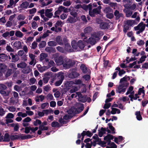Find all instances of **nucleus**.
Returning <instances> with one entry per match:
<instances>
[{
    "mask_svg": "<svg viewBox=\"0 0 148 148\" xmlns=\"http://www.w3.org/2000/svg\"><path fill=\"white\" fill-rule=\"evenodd\" d=\"M71 45L73 49L75 51H78L79 49H82L85 47V44L82 40L79 41L77 44L75 40H73L71 42Z\"/></svg>",
    "mask_w": 148,
    "mask_h": 148,
    "instance_id": "1",
    "label": "nucleus"
},
{
    "mask_svg": "<svg viewBox=\"0 0 148 148\" xmlns=\"http://www.w3.org/2000/svg\"><path fill=\"white\" fill-rule=\"evenodd\" d=\"M100 34L99 32L93 34L88 39L87 42L92 45H95L100 39Z\"/></svg>",
    "mask_w": 148,
    "mask_h": 148,
    "instance_id": "2",
    "label": "nucleus"
},
{
    "mask_svg": "<svg viewBox=\"0 0 148 148\" xmlns=\"http://www.w3.org/2000/svg\"><path fill=\"white\" fill-rule=\"evenodd\" d=\"M113 139V136L111 135H108L104 138V140L108 142V145L110 146V147L107 146L106 148H116L117 146L113 142L110 143L111 140Z\"/></svg>",
    "mask_w": 148,
    "mask_h": 148,
    "instance_id": "3",
    "label": "nucleus"
},
{
    "mask_svg": "<svg viewBox=\"0 0 148 148\" xmlns=\"http://www.w3.org/2000/svg\"><path fill=\"white\" fill-rule=\"evenodd\" d=\"M84 109L83 105L78 103L77 104L75 108L72 107L70 109V111L73 113H77L81 112Z\"/></svg>",
    "mask_w": 148,
    "mask_h": 148,
    "instance_id": "4",
    "label": "nucleus"
},
{
    "mask_svg": "<svg viewBox=\"0 0 148 148\" xmlns=\"http://www.w3.org/2000/svg\"><path fill=\"white\" fill-rule=\"evenodd\" d=\"M77 96L78 98V100L83 102H85L86 101L85 97L82 96L81 93L80 92H77L76 94H73L71 95V97L72 98L76 97Z\"/></svg>",
    "mask_w": 148,
    "mask_h": 148,
    "instance_id": "5",
    "label": "nucleus"
},
{
    "mask_svg": "<svg viewBox=\"0 0 148 148\" xmlns=\"http://www.w3.org/2000/svg\"><path fill=\"white\" fill-rule=\"evenodd\" d=\"M97 22L98 24H100V27L102 29H107L108 27V23L102 21L99 19H97Z\"/></svg>",
    "mask_w": 148,
    "mask_h": 148,
    "instance_id": "6",
    "label": "nucleus"
},
{
    "mask_svg": "<svg viewBox=\"0 0 148 148\" xmlns=\"http://www.w3.org/2000/svg\"><path fill=\"white\" fill-rule=\"evenodd\" d=\"M101 7L99 6L97 8L94 9L92 11L91 10H89V14L91 16H94L95 14H98L100 12V9Z\"/></svg>",
    "mask_w": 148,
    "mask_h": 148,
    "instance_id": "7",
    "label": "nucleus"
},
{
    "mask_svg": "<svg viewBox=\"0 0 148 148\" xmlns=\"http://www.w3.org/2000/svg\"><path fill=\"white\" fill-rule=\"evenodd\" d=\"M127 86L123 84L120 85L116 90V92L119 93H123L125 91Z\"/></svg>",
    "mask_w": 148,
    "mask_h": 148,
    "instance_id": "8",
    "label": "nucleus"
},
{
    "mask_svg": "<svg viewBox=\"0 0 148 148\" xmlns=\"http://www.w3.org/2000/svg\"><path fill=\"white\" fill-rule=\"evenodd\" d=\"M58 77L59 79H60L57 82L55 83V85L56 86H60L62 83L64 78V74L60 72L58 73Z\"/></svg>",
    "mask_w": 148,
    "mask_h": 148,
    "instance_id": "9",
    "label": "nucleus"
},
{
    "mask_svg": "<svg viewBox=\"0 0 148 148\" xmlns=\"http://www.w3.org/2000/svg\"><path fill=\"white\" fill-rule=\"evenodd\" d=\"M63 67L65 69L69 68L72 65L71 61L69 59L64 60V63L63 64Z\"/></svg>",
    "mask_w": 148,
    "mask_h": 148,
    "instance_id": "10",
    "label": "nucleus"
},
{
    "mask_svg": "<svg viewBox=\"0 0 148 148\" xmlns=\"http://www.w3.org/2000/svg\"><path fill=\"white\" fill-rule=\"evenodd\" d=\"M145 24L143 22H141L137 26L135 27L134 29L135 30H140L143 32L145 30Z\"/></svg>",
    "mask_w": 148,
    "mask_h": 148,
    "instance_id": "11",
    "label": "nucleus"
},
{
    "mask_svg": "<svg viewBox=\"0 0 148 148\" xmlns=\"http://www.w3.org/2000/svg\"><path fill=\"white\" fill-rule=\"evenodd\" d=\"M54 60L57 65H58L62 64L64 62L63 61V58L62 56L57 57Z\"/></svg>",
    "mask_w": 148,
    "mask_h": 148,
    "instance_id": "12",
    "label": "nucleus"
},
{
    "mask_svg": "<svg viewBox=\"0 0 148 148\" xmlns=\"http://www.w3.org/2000/svg\"><path fill=\"white\" fill-rule=\"evenodd\" d=\"M63 24L61 21H58L55 25V27L57 28L55 29V31L56 32L60 31L61 29V27Z\"/></svg>",
    "mask_w": 148,
    "mask_h": 148,
    "instance_id": "13",
    "label": "nucleus"
},
{
    "mask_svg": "<svg viewBox=\"0 0 148 148\" xmlns=\"http://www.w3.org/2000/svg\"><path fill=\"white\" fill-rule=\"evenodd\" d=\"M133 87L132 86L130 87L127 90V91L126 93V95H128L129 94H130V95L129 96V97L130 98H132L133 96V95L134 93V92L133 91Z\"/></svg>",
    "mask_w": 148,
    "mask_h": 148,
    "instance_id": "14",
    "label": "nucleus"
},
{
    "mask_svg": "<svg viewBox=\"0 0 148 148\" xmlns=\"http://www.w3.org/2000/svg\"><path fill=\"white\" fill-rule=\"evenodd\" d=\"M7 69L6 65L3 64H0V74H2L6 71Z\"/></svg>",
    "mask_w": 148,
    "mask_h": 148,
    "instance_id": "15",
    "label": "nucleus"
},
{
    "mask_svg": "<svg viewBox=\"0 0 148 148\" xmlns=\"http://www.w3.org/2000/svg\"><path fill=\"white\" fill-rule=\"evenodd\" d=\"M64 8V7L62 6H60L58 8V10L55 12V15L56 16V17H59V16L58 15L60 14L62 11H63Z\"/></svg>",
    "mask_w": 148,
    "mask_h": 148,
    "instance_id": "16",
    "label": "nucleus"
},
{
    "mask_svg": "<svg viewBox=\"0 0 148 148\" xmlns=\"http://www.w3.org/2000/svg\"><path fill=\"white\" fill-rule=\"evenodd\" d=\"M52 11L51 9L46 10L45 11V16L47 17L51 18L53 15L51 12Z\"/></svg>",
    "mask_w": 148,
    "mask_h": 148,
    "instance_id": "17",
    "label": "nucleus"
},
{
    "mask_svg": "<svg viewBox=\"0 0 148 148\" xmlns=\"http://www.w3.org/2000/svg\"><path fill=\"white\" fill-rule=\"evenodd\" d=\"M10 56L12 57L11 61L13 62H15L19 60V57L17 55H14L13 53H10Z\"/></svg>",
    "mask_w": 148,
    "mask_h": 148,
    "instance_id": "18",
    "label": "nucleus"
},
{
    "mask_svg": "<svg viewBox=\"0 0 148 148\" xmlns=\"http://www.w3.org/2000/svg\"><path fill=\"white\" fill-rule=\"evenodd\" d=\"M13 46L17 49H20L22 47L21 42L19 41H16L14 42L13 44Z\"/></svg>",
    "mask_w": 148,
    "mask_h": 148,
    "instance_id": "19",
    "label": "nucleus"
},
{
    "mask_svg": "<svg viewBox=\"0 0 148 148\" xmlns=\"http://www.w3.org/2000/svg\"><path fill=\"white\" fill-rule=\"evenodd\" d=\"M47 124V122L46 121H44L42 123L41 125L39 126V128H40L42 130H47L48 129V127L47 126H44L46 125Z\"/></svg>",
    "mask_w": 148,
    "mask_h": 148,
    "instance_id": "20",
    "label": "nucleus"
},
{
    "mask_svg": "<svg viewBox=\"0 0 148 148\" xmlns=\"http://www.w3.org/2000/svg\"><path fill=\"white\" fill-rule=\"evenodd\" d=\"M38 69L40 72H42L48 69V67L46 66H41L40 65L37 66Z\"/></svg>",
    "mask_w": 148,
    "mask_h": 148,
    "instance_id": "21",
    "label": "nucleus"
},
{
    "mask_svg": "<svg viewBox=\"0 0 148 148\" xmlns=\"http://www.w3.org/2000/svg\"><path fill=\"white\" fill-rule=\"evenodd\" d=\"M38 12L40 13L41 17L45 21H46L48 20V19L45 17L44 14L45 12V10L44 9H42L40 10Z\"/></svg>",
    "mask_w": 148,
    "mask_h": 148,
    "instance_id": "22",
    "label": "nucleus"
},
{
    "mask_svg": "<svg viewBox=\"0 0 148 148\" xmlns=\"http://www.w3.org/2000/svg\"><path fill=\"white\" fill-rule=\"evenodd\" d=\"M47 56V55L45 53H42L40 54V61H42L45 59V61L46 62H48V60L46 58Z\"/></svg>",
    "mask_w": 148,
    "mask_h": 148,
    "instance_id": "23",
    "label": "nucleus"
},
{
    "mask_svg": "<svg viewBox=\"0 0 148 148\" xmlns=\"http://www.w3.org/2000/svg\"><path fill=\"white\" fill-rule=\"evenodd\" d=\"M29 3L27 1L23 2L20 5V7L22 9H27L29 6Z\"/></svg>",
    "mask_w": 148,
    "mask_h": 148,
    "instance_id": "24",
    "label": "nucleus"
},
{
    "mask_svg": "<svg viewBox=\"0 0 148 148\" xmlns=\"http://www.w3.org/2000/svg\"><path fill=\"white\" fill-rule=\"evenodd\" d=\"M111 109V113L112 114H114L116 113L119 114L120 113V110L118 109L112 107Z\"/></svg>",
    "mask_w": 148,
    "mask_h": 148,
    "instance_id": "25",
    "label": "nucleus"
},
{
    "mask_svg": "<svg viewBox=\"0 0 148 148\" xmlns=\"http://www.w3.org/2000/svg\"><path fill=\"white\" fill-rule=\"evenodd\" d=\"M27 64L26 63L23 62H21L17 64V67L18 68L22 69L25 68Z\"/></svg>",
    "mask_w": 148,
    "mask_h": 148,
    "instance_id": "26",
    "label": "nucleus"
},
{
    "mask_svg": "<svg viewBox=\"0 0 148 148\" xmlns=\"http://www.w3.org/2000/svg\"><path fill=\"white\" fill-rule=\"evenodd\" d=\"M74 82L73 81H68L67 82L65 86L66 87H74V86H73V85L74 84Z\"/></svg>",
    "mask_w": 148,
    "mask_h": 148,
    "instance_id": "27",
    "label": "nucleus"
},
{
    "mask_svg": "<svg viewBox=\"0 0 148 148\" xmlns=\"http://www.w3.org/2000/svg\"><path fill=\"white\" fill-rule=\"evenodd\" d=\"M114 14L116 17V19H118L120 17H122L123 16V15L122 13H120L117 10H116Z\"/></svg>",
    "mask_w": 148,
    "mask_h": 148,
    "instance_id": "28",
    "label": "nucleus"
},
{
    "mask_svg": "<svg viewBox=\"0 0 148 148\" xmlns=\"http://www.w3.org/2000/svg\"><path fill=\"white\" fill-rule=\"evenodd\" d=\"M81 134L82 136H83L86 135L89 137H91L92 135V134L89 131H87L86 132L84 131Z\"/></svg>",
    "mask_w": 148,
    "mask_h": 148,
    "instance_id": "29",
    "label": "nucleus"
},
{
    "mask_svg": "<svg viewBox=\"0 0 148 148\" xmlns=\"http://www.w3.org/2000/svg\"><path fill=\"white\" fill-rule=\"evenodd\" d=\"M127 77H124L123 78L121 79L120 81V83H122L123 82V84L124 85H126V86H127L128 85V83H127V82L126 81V79H127Z\"/></svg>",
    "mask_w": 148,
    "mask_h": 148,
    "instance_id": "30",
    "label": "nucleus"
},
{
    "mask_svg": "<svg viewBox=\"0 0 148 148\" xmlns=\"http://www.w3.org/2000/svg\"><path fill=\"white\" fill-rule=\"evenodd\" d=\"M139 14L137 12H135L132 15V18H136V19L137 21H139L140 18L139 16Z\"/></svg>",
    "mask_w": 148,
    "mask_h": 148,
    "instance_id": "31",
    "label": "nucleus"
},
{
    "mask_svg": "<svg viewBox=\"0 0 148 148\" xmlns=\"http://www.w3.org/2000/svg\"><path fill=\"white\" fill-rule=\"evenodd\" d=\"M79 75L76 72H73L72 73L70 74L69 76L71 78H75L78 76Z\"/></svg>",
    "mask_w": 148,
    "mask_h": 148,
    "instance_id": "32",
    "label": "nucleus"
},
{
    "mask_svg": "<svg viewBox=\"0 0 148 148\" xmlns=\"http://www.w3.org/2000/svg\"><path fill=\"white\" fill-rule=\"evenodd\" d=\"M22 70V72L24 73H29L30 71V69L29 66H27L26 67L24 68Z\"/></svg>",
    "mask_w": 148,
    "mask_h": 148,
    "instance_id": "33",
    "label": "nucleus"
},
{
    "mask_svg": "<svg viewBox=\"0 0 148 148\" xmlns=\"http://www.w3.org/2000/svg\"><path fill=\"white\" fill-rule=\"evenodd\" d=\"M106 130L105 128H102L101 129V130L99 132V135L100 137H101L105 133Z\"/></svg>",
    "mask_w": 148,
    "mask_h": 148,
    "instance_id": "34",
    "label": "nucleus"
},
{
    "mask_svg": "<svg viewBox=\"0 0 148 148\" xmlns=\"http://www.w3.org/2000/svg\"><path fill=\"white\" fill-rule=\"evenodd\" d=\"M134 21L133 20H128L125 22L126 25L128 26H131L134 23Z\"/></svg>",
    "mask_w": 148,
    "mask_h": 148,
    "instance_id": "35",
    "label": "nucleus"
},
{
    "mask_svg": "<svg viewBox=\"0 0 148 148\" xmlns=\"http://www.w3.org/2000/svg\"><path fill=\"white\" fill-rule=\"evenodd\" d=\"M135 114L136 116V117L137 119L139 121H140L142 119V116L140 114V111H137L136 112Z\"/></svg>",
    "mask_w": 148,
    "mask_h": 148,
    "instance_id": "36",
    "label": "nucleus"
},
{
    "mask_svg": "<svg viewBox=\"0 0 148 148\" xmlns=\"http://www.w3.org/2000/svg\"><path fill=\"white\" fill-rule=\"evenodd\" d=\"M15 36L19 38H22L23 36V34L20 31H16L15 33Z\"/></svg>",
    "mask_w": 148,
    "mask_h": 148,
    "instance_id": "37",
    "label": "nucleus"
},
{
    "mask_svg": "<svg viewBox=\"0 0 148 148\" xmlns=\"http://www.w3.org/2000/svg\"><path fill=\"white\" fill-rule=\"evenodd\" d=\"M80 68L83 73H85L87 72V69L85 65L84 64H82L80 66Z\"/></svg>",
    "mask_w": 148,
    "mask_h": 148,
    "instance_id": "38",
    "label": "nucleus"
},
{
    "mask_svg": "<svg viewBox=\"0 0 148 148\" xmlns=\"http://www.w3.org/2000/svg\"><path fill=\"white\" fill-rule=\"evenodd\" d=\"M10 139L12 140H15L19 138V134L13 135L10 136Z\"/></svg>",
    "mask_w": 148,
    "mask_h": 148,
    "instance_id": "39",
    "label": "nucleus"
},
{
    "mask_svg": "<svg viewBox=\"0 0 148 148\" xmlns=\"http://www.w3.org/2000/svg\"><path fill=\"white\" fill-rule=\"evenodd\" d=\"M92 30V29L90 27H88L85 28L84 32L85 33H88L90 32Z\"/></svg>",
    "mask_w": 148,
    "mask_h": 148,
    "instance_id": "40",
    "label": "nucleus"
},
{
    "mask_svg": "<svg viewBox=\"0 0 148 148\" xmlns=\"http://www.w3.org/2000/svg\"><path fill=\"white\" fill-rule=\"evenodd\" d=\"M147 56L146 55L142 56L140 58L138 62V64L141 63L145 60Z\"/></svg>",
    "mask_w": 148,
    "mask_h": 148,
    "instance_id": "41",
    "label": "nucleus"
},
{
    "mask_svg": "<svg viewBox=\"0 0 148 148\" xmlns=\"http://www.w3.org/2000/svg\"><path fill=\"white\" fill-rule=\"evenodd\" d=\"M10 136H9V134L8 133H6L4 136L3 141L8 142L10 141Z\"/></svg>",
    "mask_w": 148,
    "mask_h": 148,
    "instance_id": "42",
    "label": "nucleus"
},
{
    "mask_svg": "<svg viewBox=\"0 0 148 148\" xmlns=\"http://www.w3.org/2000/svg\"><path fill=\"white\" fill-rule=\"evenodd\" d=\"M36 11V8H35L29 10H27L29 12L30 14L34 16V14L35 13Z\"/></svg>",
    "mask_w": 148,
    "mask_h": 148,
    "instance_id": "43",
    "label": "nucleus"
},
{
    "mask_svg": "<svg viewBox=\"0 0 148 148\" xmlns=\"http://www.w3.org/2000/svg\"><path fill=\"white\" fill-rule=\"evenodd\" d=\"M17 115L18 116L22 117L24 118L26 117L27 115L26 113H23L22 112H19L18 113Z\"/></svg>",
    "mask_w": 148,
    "mask_h": 148,
    "instance_id": "44",
    "label": "nucleus"
},
{
    "mask_svg": "<svg viewBox=\"0 0 148 148\" xmlns=\"http://www.w3.org/2000/svg\"><path fill=\"white\" fill-rule=\"evenodd\" d=\"M76 21V19L74 18L69 17L67 19V21H68L69 23H72L75 22Z\"/></svg>",
    "mask_w": 148,
    "mask_h": 148,
    "instance_id": "45",
    "label": "nucleus"
},
{
    "mask_svg": "<svg viewBox=\"0 0 148 148\" xmlns=\"http://www.w3.org/2000/svg\"><path fill=\"white\" fill-rule=\"evenodd\" d=\"M8 57V56L4 54H0V60H1L6 59Z\"/></svg>",
    "mask_w": 148,
    "mask_h": 148,
    "instance_id": "46",
    "label": "nucleus"
},
{
    "mask_svg": "<svg viewBox=\"0 0 148 148\" xmlns=\"http://www.w3.org/2000/svg\"><path fill=\"white\" fill-rule=\"evenodd\" d=\"M82 8L84 10H87L88 9L89 10H91L92 8V5L90 4H89L87 5H84Z\"/></svg>",
    "mask_w": 148,
    "mask_h": 148,
    "instance_id": "47",
    "label": "nucleus"
},
{
    "mask_svg": "<svg viewBox=\"0 0 148 148\" xmlns=\"http://www.w3.org/2000/svg\"><path fill=\"white\" fill-rule=\"evenodd\" d=\"M48 45L49 46L51 47H54L57 45L56 42L54 41H50L48 42Z\"/></svg>",
    "mask_w": 148,
    "mask_h": 148,
    "instance_id": "48",
    "label": "nucleus"
},
{
    "mask_svg": "<svg viewBox=\"0 0 148 148\" xmlns=\"http://www.w3.org/2000/svg\"><path fill=\"white\" fill-rule=\"evenodd\" d=\"M93 138L95 140V142H99L101 141L100 139L99 138L97 134H95L93 136Z\"/></svg>",
    "mask_w": 148,
    "mask_h": 148,
    "instance_id": "49",
    "label": "nucleus"
},
{
    "mask_svg": "<svg viewBox=\"0 0 148 148\" xmlns=\"http://www.w3.org/2000/svg\"><path fill=\"white\" fill-rule=\"evenodd\" d=\"M46 45V43L45 41H42L40 44L39 45L40 48H42L45 47Z\"/></svg>",
    "mask_w": 148,
    "mask_h": 148,
    "instance_id": "50",
    "label": "nucleus"
},
{
    "mask_svg": "<svg viewBox=\"0 0 148 148\" xmlns=\"http://www.w3.org/2000/svg\"><path fill=\"white\" fill-rule=\"evenodd\" d=\"M56 41L60 45L62 44L63 43L61 38L60 36H58L56 38Z\"/></svg>",
    "mask_w": 148,
    "mask_h": 148,
    "instance_id": "51",
    "label": "nucleus"
},
{
    "mask_svg": "<svg viewBox=\"0 0 148 148\" xmlns=\"http://www.w3.org/2000/svg\"><path fill=\"white\" fill-rule=\"evenodd\" d=\"M49 106V103L46 102L43 103L41 104V107L42 109H44L48 107Z\"/></svg>",
    "mask_w": 148,
    "mask_h": 148,
    "instance_id": "52",
    "label": "nucleus"
},
{
    "mask_svg": "<svg viewBox=\"0 0 148 148\" xmlns=\"http://www.w3.org/2000/svg\"><path fill=\"white\" fill-rule=\"evenodd\" d=\"M65 49L66 51H69V52H72V51L71 50L70 48V46L69 44H66L65 45Z\"/></svg>",
    "mask_w": 148,
    "mask_h": 148,
    "instance_id": "53",
    "label": "nucleus"
},
{
    "mask_svg": "<svg viewBox=\"0 0 148 148\" xmlns=\"http://www.w3.org/2000/svg\"><path fill=\"white\" fill-rule=\"evenodd\" d=\"M137 63L136 61H134V62L130 64L129 65V67H132L133 66H134V68H135L136 67L139 68V66H137L136 65L134 66Z\"/></svg>",
    "mask_w": 148,
    "mask_h": 148,
    "instance_id": "54",
    "label": "nucleus"
},
{
    "mask_svg": "<svg viewBox=\"0 0 148 148\" xmlns=\"http://www.w3.org/2000/svg\"><path fill=\"white\" fill-rule=\"evenodd\" d=\"M47 99L49 100H51L53 99V97L52 95L51 94H48L47 96Z\"/></svg>",
    "mask_w": 148,
    "mask_h": 148,
    "instance_id": "55",
    "label": "nucleus"
},
{
    "mask_svg": "<svg viewBox=\"0 0 148 148\" xmlns=\"http://www.w3.org/2000/svg\"><path fill=\"white\" fill-rule=\"evenodd\" d=\"M73 88V89H71L69 91V92L70 93L74 92L78 90V89L76 86H74V87Z\"/></svg>",
    "mask_w": 148,
    "mask_h": 148,
    "instance_id": "56",
    "label": "nucleus"
},
{
    "mask_svg": "<svg viewBox=\"0 0 148 148\" xmlns=\"http://www.w3.org/2000/svg\"><path fill=\"white\" fill-rule=\"evenodd\" d=\"M138 93L139 95L142 94V96H143L145 95L144 91L142 88H140L138 90Z\"/></svg>",
    "mask_w": 148,
    "mask_h": 148,
    "instance_id": "57",
    "label": "nucleus"
},
{
    "mask_svg": "<svg viewBox=\"0 0 148 148\" xmlns=\"http://www.w3.org/2000/svg\"><path fill=\"white\" fill-rule=\"evenodd\" d=\"M25 18V16L23 15H19L17 17V19L19 21L23 20Z\"/></svg>",
    "mask_w": 148,
    "mask_h": 148,
    "instance_id": "58",
    "label": "nucleus"
},
{
    "mask_svg": "<svg viewBox=\"0 0 148 148\" xmlns=\"http://www.w3.org/2000/svg\"><path fill=\"white\" fill-rule=\"evenodd\" d=\"M136 8V4L135 3H134L131 5L129 6L128 8L132 10H134Z\"/></svg>",
    "mask_w": 148,
    "mask_h": 148,
    "instance_id": "59",
    "label": "nucleus"
},
{
    "mask_svg": "<svg viewBox=\"0 0 148 148\" xmlns=\"http://www.w3.org/2000/svg\"><path fill=\"white\" fill-rule=\"evenodd\" d=\"M106 16L108 18L111 19L112 18L113 16V15L112 12L106 14Z\"/></svg>",
    "mask_w": 148,
    "mask_h": 148,
    "instance_id": "60",
    "label": "nucleus"
},
{
    "mask_svg": "<svg viewBox=\"0 0 148 148\" xmlns=\"http://www.w3.org/2000/svg\"><path fill=\"white\" fill-rule=\"evenodd\" d=\"M51 126L53 127H58L59 126V123L56 121H54L51 123Z\"/></svg>",
    "mask_w": 148,
    "mask_h": 148,
    "instance_id": "61",
    "label": "nucleus"
},
{
    "mask_svg": "<svg viewBox=\"0 0 148 148\" xmlns=\"http://www.w3.org/2000/svg\"><path fill=\"white\" fill-rule=\"evenodd\" d=\"M55 65V63L54 62L53 60H50V62H49L48 67V69L50 67L53 66Z\"/></svg>",
    "mask_w": 148,
    "mask_h": 148,
    "instance_id": "62",
    "label": "nucleus"
},
{
    "mask_svg": "<svg viewBox=\"0 0 148 148\" xmlns=\"http://www.w3.org/2000/svg\"><path fill=\"white\" fill-rule=\"evenodd\" d=\"M104 11L106 14L112 12L111 10L109 7L106 8L104 10Z\"/></svg>",
    "mask_w": 148,
    "mask_h": 148,
    "instance_id": "63",
    "label": "nucleus"
},
{
    "mask_svg": "<svg viewBox=\"0 0 148 148\" xmlns=\"http://www.w3.org/2000/svg\"><path fill=\"white\" fill-rule=\"evenodd\" d=\"M14 117V115L11 113L8 114L6 116L7 119H13Z\"/></svg>",
    "mask_w": 148,
    "mask_h": 148,
    "instance_id": "64",
    "label": "nucleus"
}]
</instances>
